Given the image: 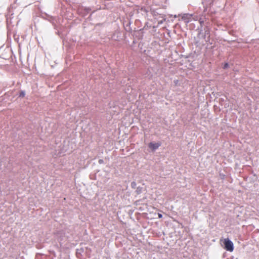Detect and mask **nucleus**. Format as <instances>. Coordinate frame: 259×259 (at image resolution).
<instances>
[{"instance_id": "obj_1", "label": "nucleus", "mask_w": 259, "mask_h": 259, "mask_svg": "<svg viewBox=\"0 0 259 259\" xmlns=\"http://www.w3.org/2000/svg\"><path fill=\"white\" fill-rule=\"evenodd\" d=\"M224 244L225 245L224 248L230 252H232L234 250V245L233 242L228 238L224 239Z\"/></svg>"}, {"instance_id": "obj_2", "label": "nucleus", "mask_w": 259, "mask_h": 259, "mask_svg": "<svg viewBox=\"0 0 259 259\" xmlns=\"http://www.w3.org/2000/svg\"><path fill=\"white\" fill-rule=\"evenodd\" d=\"M160 146V144L159 143L150 142L148 145L149 147L152 150L157 149Z\"/></svg>"}, {"instance_id": "obj_3", "label": "nucleus", "mask_w": 259, "mask_h": 259, "mask_svg": "<svg viewBox=\"0 0 259 259\" xmlns=\"http://www.w3.org/2000/svg\"><path fill=\"white\" fill-rule=\"evenodd\" d=\"M192 15H190L188 14H184L182 19L183 20L185 23H189L191 19Z\"/></svg>"}, {"instance_id": "obj_4", "label": "nucleus", "mask_w": 259, "mask_h": 259, "mask_svg": "<svg viewBox=\"0 0 259 259\" xmlns=\"http://www.w3.org/2000/svg\"><path fill=\"white\" fill-rule=\"evenodd\" d=\"M25 92L23 91H21L20 92V94H19V97H20V98H24L25 97Z\"/></svg>"}, {"instance_id": "obj_5", "label": "nucleus", "mask_w": 259, "mask_h": 259, "mask_svg": "<svg viewBox=\"0 0 259 259\" xmlns=\"http://www.w3.org/2000/svg\"><path fill=\"white\" fill-rule=\"evenodd\" d=\"M142 190V188L141 187H138L136 190V192L137 194H140L141 193Z\"/></svg>"}, {"instance_id": "obj_6", "label": "nucleus", "mask_w": 259, "mask_h": 259, "mask_svg": "<svg viewBox=\"0 0 259 259\" xmlns=\"http://www.w3.org/2000/svg\"><path fill=\"white\" fill-rule=\"evenodd\" d=\"M158 216L159 218H161L162 217V215L161 213H158Z\"/></svg>"}, {"instance_id": "obj_7", "label": "nucleus", "mask_w": 259, "mask_h": 259, "mask_svg": "<svg viewBox=\"0 0 259 259\" xmlns=\"http://www.w3.org/2000/svg\"><path fill=\"white\" fill-rule=\"evenodd\" d=\"M99 163H100V164H101V163H102L103 162V160H102V159H100V160H99Z\"/></svg>"}, {"instance_id": "obj_8", "label": "nucleus", "mask_w": 259, "mask_h": 259, "mask_svg": "<svg viewBox=\"0 0 259 259\" xmlns=\"http://www.w3.org/2000/svg\"><path fill=\"white\" fill-rule=\"evenodd\" d=\"M228 66V63H226L224 65V68H227Z\"/></svg>"}]
</instances>
